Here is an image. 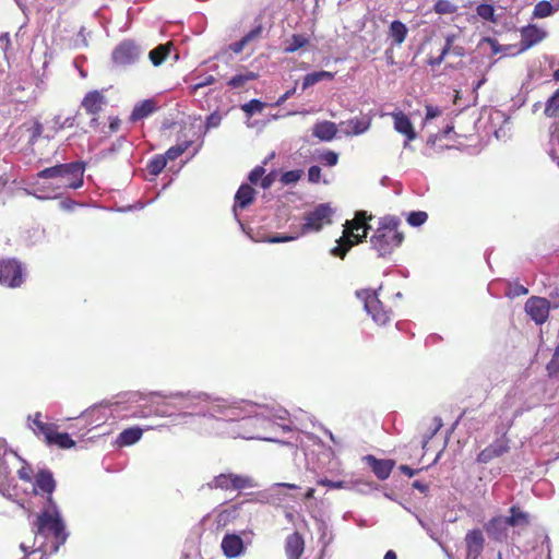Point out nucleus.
<instances>
[{"mask_svg":"<svg viewBox=\"0 0 559 559\" xmlns=\"http://www.w3.org/2000/svg\"><path fill=\"white\" fill-rule=\"evenodd\" d=\"M34 528L35 535L43 536L46 542L40 544L34 551H28V547L21 544L20 547L26 556H31L39 551V559H46L47 556L56 554L60 546L66 543L68 537L64 524L56 510H45L38 514Z\"/></svg>","mask_w":559,"mask_h":559,"instance_id":"nucleus-1","label":"nucleus"},{"mask_svg":"<svg viewBox=\"0 0 559 559\" xmlns=\"http://www.w3.org/2000/svg\"><path fill=\"white\" fill-rule=\"evenodd\" d=\"M372 216L367 212L358 211L353 219H347L342 236L336 240V246L331 249V254L343 260L354 246L364 242L371 228L368 224Z\"/></svg>","mask_w":559,"mask_h":559,"instance_id":"nucleus-2","label":"nucleus"},{"mask_svg":"<svg viewBox=\"0 0 559 559\" xmlns=\"http://www.w3.org/2000/svg\"><path fill=\"white\" fill-rule=\"evenodd\" d=\"M401 221L395 216L380 218L379 225L372 236L370 243L379 257L390 255L404 241V233L400 229Z\"/></svg>","mask_w":559,"mask_h":559,"instance_id":"nucleus-3","label":"nucleus"},{"mask_svg":"<svg viewBox=\"0 0 559 559\" xmlns=\"http://www.w3.org/2000/svg\"><path fill=\"white\" fill-rule=\"evenodd\" d=\"M84 163L72 162L47 167L37 174L39 179H57L58 188L79 189L83 186Z\"/></svg>","mask_w":559,"mask_h":559,"instance_id":"nucleus-4","label":"nucleus"},{"mask_svg":"<svg viewBox=\"0 0 559 559\" xmlns=\"http://www.w3.org/2000/svg\"><path fill=\"white\" fill-rule=\"evenodd\" d=\"M334 211L329 203H320L312 211L305 213V223L300 227L299 235L319 233L326 225L332 224Z\"/></svg>","mask_w":559,"mask_h":559,"instance_id":"nucleus-5","label":"nucleus"},{"mask_svg":"<svg viewBox=\"0 0 559 559\" xmlns=\"http://www.w3.org/2000/svg\"><path fill=\"white\" fill-rule=\"evenodd\" d=\"M357 297L364 301L365 310L371 316L378 325H385L392 319V310L385 308L379 299L377 292L362 289L357 292Z\"/></svg>","mask_w":559,"mask_h":559,"instance_id":"nucleus-6","label":"nucleus"},{"mask_svg":"<svg viewBox=\"0 0 559 559\" xmlns=\"http://www.w3.org/2000/svg\"><path fill=\"white\" fill-rule=\"evenodd\" d=\"M142 53V49L135 41L126 39L112 50L111 60L116 67L126 69L139 62Z\"/></svg>","mask_w":559,"mask_h":559,"instance_id":"nucleus-7","label":"nucleus"},{"mask_svg":"<svg viewBox=\"0 0 559 559\" xmlns=\"http://www.w3.org/2000/svg\"><path fill=\"white\" fill-rule=\"evenodd\" d=\"M25 280L23 265L15 259H0V284L9 288L20 287Z\"/></svg>","mask_w":559,"mask_h":559,"instance_id":"nucleus-8","label":"nucleus"},{"mask_svg":"<svg viewBox=\"0 0 559 559\" xmlns=\"http://www.w3.org/2000/svg\"><path fill=\"white\" fill-rule=\"evenodd\" d=\"M209 486L221 490H241L252 487L253 481L248 476L227 473L215 476Z\"/></svg>","mask_w":559,"mask_h":559,"instance_id":"nucleus-9","label":"nucleus"},{"mask_svg":"<svg viewBox=\"0 0 559 559\" xmlns=\"http://www.w3.org/2000/svg\"><path fill=\"white\" fill-rule=\"evenodd\" d=\"M106 104L107 99L102 91L94 90L85 94L81 102V108L84 109L86 115L92 117L90 121L91 127L96 128L98 126V115Z\"/></svg>","mask_w":559,"mask_h":559,"instance_id":"nucleus-10","label":"nucleus"},{"mask_svg":"<svg viewBox=\"0 0 559 559\" xmlns=\"http://www.w3.org/2000/svg\"><path fill=\"white\" fill-rule=\"evenodd\" d=\"M550 302L547 298L533 296L525 302V311L536 324L548 320Z\"/></svg>","mask_w":559,"mask_h":559,"instance_id":"nucleus-11","label":"nucleus"},{"mask_svg":"<svg viewBox=\"0 0 559 559\" xmlns=\"http://www.w3.org/2000/svg\"><path fill=\"white\" fill-rule=\"evenodd\" d=\"M364 460L379 480L388 479L395 466L394 460L377 459L372 454L366 455Z\"/></svg>","mask_w":559,"mask_h":559,"instance_id":"nucleus-12","label":"nucleus"},{"mask_svg":"<svg viewBox=\"0 0 559 559\" xmlns=\"http://www.w3.org/2000/svg\"><path fill=\"white\" fill-rule=\"evenodd\" d=\"M466 559H478L484 550L485 538L480 530H472L465 535Z\"/></svg>","mask_w":559,"mask_h":559,"instance_id":"nucleus-13","label":"nucleus"},{"mask_svg":"<svg viewBox=\"0 0 559 559\" xmlns=\"http://www.w3.org/2000/svg\"><path fill=\"white\" fill-rule=\"evenodd\" d=\"M390 115L393 118L394 130L406 138V142L404 143L406 146L408 142L414 141L417 138V133L411 119L401 110L391 112Z\"/></svg>","mask_w":559,"mask_h":559,"instance_id":"nucleus-14","label":"nucleus"},{"mask_svg":"<svg viewBox=\"0 0 559 559\" xmlns=\"http://www.w3.org/2000/svg\"><path fill=\"white\" fill-rule=\"evenodd\" d=\"M509 450L510 447L508 440L497 439L483 451H480V453L477 455V462L487 464L493 459L502 456L509 452Z\"/></svg>","mask_w":559,"mask_h":559,"instance_id":"nucleus-15","label":"nucleus"},{"mask_svg":"<svg viewBox=\"0 0 559 559\" xmlns=\"http://www.w3.org/2000/svg\"><path fill=\"white\" fill-rule=\"evenodd\" d=\"M371 126V118L367 115L353 117L346 121H342L340 127L345 135H359L366 132Z\"/></svg>","mask_w":559,"mask_h":559,"instance_id":"nucleus-16","label":"nucleus"},{"mask_svg":"<svg viewBox=\"0 0 559 559\" xmlns=\"http://www.w3.org/2000/svg\"><path fill=\"white\" fill-rule=\"evenodd\" d=\"M28 427L37 437H43L45 442L50 438L55 428L58 426L53 423H47L43 420V414L36 412L33 416H28Z\"/></svg>","mask_w":559,"mask_h":559,"instance_id":"nucleus-17","label":"nucleus"},{"mask_svg":"<svg viewBox=\"0 0 559 559\" xmlns=\"http://www.w3.org/2000/svg\"><path fill=\"white\" fill-rule=\"evenodd\" d=\"M455 39H456V35L455 34L447 35L445 36V44L442 47L439 56L430 57L428 59V63L430 66H432V67L440 66L443 62L445 56L449 55V53H453L454 56H457V57L464 56V48L461 47V46H454V40Z\"/></svg>","mask_w":559,"mask_h":559,"instance_id":"nucleus-18","label":"nucleus"},{"mask_svg":"<svg viewBox=\"0 0 559 559\" xmlns=\"http://www.w3.org/2000/svg\"><path fill=\"white\" fill-rule=\"evenodd\" d=\"M221 547L227 558H236L245 550L242 538L237 534H226L222 539Z\"/></svg>","mask_w":559,"mask_h":559,"instance_id":"nucleus-19","label":"nucleus"},{"mask_svg":"<svg viewBox=\"0 0 559 559\" xmlns=\"http://www.w3.org/2000/svg\"><path fill=\"white\" fill-rule=\"evenodd\" d=\"M56 488V481L52 473L48 469H41L35 475L34 492L46 493L50 496Z\"/></svg>","mask_w":559,"mask_h":559,"instance_id":"nucleus-20","label":"nucleus"},{"mask_svg":"<svg viewBox=\"0 0 559 559\" xmlns=\"http://www.w3.org/2000/svg\"><path fill=\"white\" fill-rule=\"evenodd\" d=\"M546 36V33L538 28L536 25H527L521 29V47L522 50H526L532 46L542 41Z\"/></svg>","mask_w":559,"mask_h":559,"instance_id":"nucleus-21","label":"nucleus"},{"mask_svg":"<svg viewBox=\"0 0 559 559\" xmlns=\"http://www.w3.org/2000/svg\"><path fill=\"white\" fill-rule=\"evenodd\" d=\"M508 524L504 516H495L485 524L487 534L495 540L502 542L507 538Z\"/></svg>","mask_w":559,"mask_h":559,"instance_id":"nucleus-22","label":"nucleus"},{"mask_svg":"<svg viewBox=\"0 0 559 559\" xmlns=\"http://www.w3.org/2000/svg\"><path fill=\"white\" fill-rule=\"evenodd\" d=\"M305 549V540L300 533L295 532L286 537L285 552L288 559H300Z\"/></svg>","mask_w":559,"mask_h":559,"instance_id":"nucleus-23","label":"nucleus"},{"mask_svg":"<svg viewBox=\"0 0 559 559\" xmlns=\"http://www.w3.org/2000/svg\"><path fill=\"white\" fill-rule=\"evenodd\" d=\"M157 102L153 98L144 99L133 107L130 115V121L135 122L147 118L157 110Z\"/></svg>","mask_w":559,"mask_h":559,"instance_id":"nucleus-24","label":"nucleus"},{"mask_svg":"<svg viewBox=\"0 0 559 559\" xmlns=\"http://www.w3.org/2000/svg\"><path fill=\"white\" fill-rule=\"evenodd\" d=\"M254 197L255 191L250 185H241L235 195L234 211L249 206L254 201Z\"/></svg>","mask_w":559,"mask_h":559,"instance_id":"nucleus-25","label":"nucleus"},{"mask_svg":"<svg viewBox=\"0 0 559 559\" xmlns=\"http://www.w3.org/2000/svg\"><path fill=\"white\" fill-rule=\"evenodd\" d=\"M510 515L504 516L508 526L511 527H526L531 524V516L527 512L523 511L519 506H512L509 509Z\"/></svg>","mask_w":559,"mask_h":559,"instance_id":"nucleus-26","label":"nucleus"},{"mask_svg":"<svg viewBox=\"0 0 559 559\" xmlns=\"http://www.w3.org/2000/svg\"><path fill=\"white\" fill-rule=\"evenodd\" d=\"M337 127L332 121H322L314 124L312 134L322 141H331L335 138Z\"/></svg>","mask_w":559,"mask_h":559,"instance_id":"nucleus-27","label":"nucleus"},{"mask_svg":"<svg viewBox=\"0 0 559 559\" xmlns=\"http://www.w3.org/2000/svg\"><path fill=\"white\" fill-rule=\"evenodd\" d=\"M174 48L173 41L160 44L150 51L148 59L153 66L158 67L168 58Z\"/></svg>","mask_w":559,"mask_h":559,"instance_id":"nucleus-28","label":"nucleus"},{"mask_svg":"<svg viewBox=\"0 0 559 559\" xmlns=\"http://www.w3.org/2000/svg\"><path fill=\"white\" fill-rule=\"evenodd\" d=\"M143 435V430L139 427L127 428L118 436L117 442L121 447L132 445L138 442Z\"/></svg>","mask_w":559,"mask_h":559,"instance_id":"nucleus-29","label":"nucleus"},{"mask_svg":"<svg viewBox=\"0 0 559 559\" xmlns=\"http://www.w3.org/2000/svg\"><path fill=\"white\" fill-rule=\"evenodd\" d=\"M58 428L53 429L50 438L46 441L47 445H56L60 449H70L75 445V442L71 439L67 432H58Z\"/></svg>","mask_w":559,"mask_h":559,"instance_id":"nucleus-30","label":"nucleus"},{"mask_svg":"<svg viewBox=\"0 0 559 559\" xmlns=\"http://www.w3.org/2000/svg\"><path fill=\"white\" fill-rule=\"evenodd\" d=\"M334 78L335 73L325 70L308 73L304 76L302 90H307L308 87L324 80L332 81Z\"/></svg>","mask_w":559,"mask_h":559,"instance_id":"nucleus-31","label":"nucleus"},{"mask_svg":"<svg viewBox=\"0 0 559 559\" xmlns=\"http://www.w3.org/2000/svg\"><path fill=\"white\" fill-rule=\"evenodd\" d=\"M408 29L406 25L401 21H393L389 27V37L393 44L401 45L406 39Z\"/></svg>","mask_w":559,"mask_h":559,"instance_id":"nucleus-32","label":"nucleus"},{"mask_svg":"<svg viewBox=\"0 0 559 559\" xmlns=\"http://www.w3.org/2000/svg\"><path fill=\"white\" fill-rule=\"evenodd\" d=\"M258 78V74L252 71H247L246 73L237 74L233 76L228 82L227 85L230 88H239L245 86L246 83L249 81H253Z\"/></svg>","mask_w":559,"mask_h":559,"instance_id":"nucleus-33","label":"nucleus"},{"mask_svg":"<svg viewBox=\"0 0 559 559\" xmlns=\"http://www.w3.org/2000/svg\"><path fill=\"white\" fill-rule=\"evenodd\" d=\"M309 40L307 37L300 34H294L290 39L287 41V45L284 47V51L286 53H293L298 49L308 45Z\"/></svg>","mask_w":559,"mask_h":559,"instance_id":"nucleus-34","label":"nucleus"},{"mask_svg":"<svg viewBox=\"0 0 559 559\" xmlns=\"http://www.w3.org/2000/svg\"><path fill=\"white\" fill-rule=\"evenodd\" d=\"M167 165L166 156L159 154L155 155L147 164V170L151 175L157 176L159 175Z\"/></svg>","mask_w":559,"mask_h":559,"instance_id":"nucleus-35","label":"nucleus"},{"mask_svg":"<svg viewBox=\"0 0 559 559\" xmlns=\"http://www.w3.org/2000/svg\"><path fill=\"white\" fill-rule=\"evenodd\" d=\"M28 132V144L34 145L39 138L43 135L44 127L39 120H34L29 127H27Z\"/></svg>","mask_w":559,"mask_h":559,"instance_id":"nucleus-36","label":"nucleus"},{"mask_svg":"<svg viewBox=\"0 0 559 559\" xmlns=\"http://www.w3.org/2000/svg\"><path fill=\"white\" fill-rule=\"evenodd\" d=\"M545 115L549 118L557 117L559 114V91H557L546 103Z\"/></svg>","mask_w":559,"mask_h":559,"instance_id":"nucleus-37","label":"nucleus"},{"mask_svg":"<svg viewBox=\"0 0 559 559\" xmlns=\"http://www.w3.org/2000/svg\"><path fill=\"white\" fill-rule=\"evenodd\" d=\"M552 5L549 1L543 0L535 4L533 16L537 19H544L552 13Z\"/></svg>","mask_w":559,"mask_h":559,"instance_id":"nucleus-38","label":"nucleus"},{"mask_svg":"<svg viewBox=\"0 0 559 559\" xmlns=\"http://www.w3.org/2000/svg\"><path fill=\"white\" fill-rule=\"evenodd\" d=\"M433 10L438 14H452L456 12L457 7L449 0H437Z\"/></svg>","mask_w":559,"mask_h":559,"instance_id":"nucleus-39","label":"nucleus"},{"mask_svg":"<svg viewBox=\"0 0 559 559\" xmlns=\"http://www.w3.org/2000/svg\"><path fill=\"white\" fill-rule=\"evenodd\" d=\"M476 13L478 16L486 21L496 22L495 17V8L491 4L481 3L476 8Z\"/></svg>","mask_w":559,"mask_h":559,"instance_id":"nucleus-40","label":"nucleus"},{"mask_svg":"<svg viewBox=\"0 0 559 559\" xmlns=\"http://www.w3.org/2000/svg\"><path fill=\"white\" fill-rule=\"evenodd\" d=\"M428 219V214L424 211L411 212L406 218L411 226L419 227Z\"/></svg>","mask_w":559,"mask_h":559,"instance_id":"nucleus-41","label":"nucleus"},{"mask_svg":"<svg viewBox=\"0 0 559 559\" xmlns=\"http://www.w3.org/2000/svg\"><path fill=\"white\" fill-rule=\"evenodd\" d=\"M302 175H304V171L301 169L287 170L282 174L281 182L285 186L296 183L297 181L300 180Z\"/></svg>","mask_w":559,"mask_h":559,"instance_id":"nucleus-42","label":"nucleus"},{"mask_svg":"<svg viewBox=\"0 0 559 559\" xmlns=\"http://www.w3.org/2000/svg\"><path fill=\"white\" fill-rule=\"evenodd\" d=\"M188 147H189V143L188 142H186L183 144L174 145V146L169 147L166 151L164 156H166L167 160L168 159L169 160H175L179 156H181L187 151Z\"/></svg>","mask_w":559,"mask_h":559,"instance_id":"nucleus-43","label":"nucleus"},{"mask_svg":"<svg viewBox=\"0 0 559 559\" xmlns=\"http://www.w3.org/2000/svg\"><path fill=\"white\" fill-rule=\"evenodd\" d=\"M264 108V104L259 99H251L250 102L242 105V110L252 116L255 112H261Z\"/></svg>","mask_w":559,"mask_h":559,"instance_id":"nucleus-44","label":"nucleus"},{"mask_svg":"<svg viewBox=\"0 0 559 559\" xmlns=\"http://www.w3.org/2000/svg\"><path fill=\"white\" fill-rule=\"evenodd\" d=\"M17 476L21 480L31 481L33 477L32 466L23 461L22 466L17 469Z\"/></svg>","mask_w":559,"mask_h":559,"instance_id":"nucleus-45","label":"nucleus"},{"mask_svg":"<svg viewBox=\"0 0 559 559\" xmlns=\"http://www.w3.org/2000/svg\"><path fill=\"white\" fill-rule=\"evenodd\" d=\"M546 369L549 376H555L559 372V349L555 352L552 358L547 364Z\"/></svg>","mask_w":559,"mask_h":559,"instance_id":"nucleus-46","label":"nucleus"},{"mask_svg":"<svg viewBox=\"0 0 559 559\" xmlns=\"http://www.w3.org/2000/svg\"><path fill=\"white\" fill-rule=\"evenodd\" d=\"M265 174V168L263 166H255L249 174V181L253 185H257L259 180H262Z\"/></svg>","mask_w":559,"mask_h":559,"instance_id":"nucleus-47","label":"nucleus"},{"mask_svg":"<svg viewBox=\"0 0 559 559\" xmlns=\"http://www.w3.org/2000/svg\"><path fill=\"white\" fill-rule=\"evenodd\" d=\"M318 485L328 487L330 489H342L345 488L346 483L344 480L333 481L328 478H322L318 480Z\"/></svg>","mask_w":559,"mask_h":559,"instance_id":"nucleus-48","label":"nucleus"},{"mask_svg":"<svg viewBox=\"0 0 559 559\" xmlns=\"http://www.w3.org/2000/svg\"><path fill=\"white\" fill-rule=\"evenodd\" d=\"M262 31H263V27L260 24V25L255 26L253 29H251L249 33H247L242 38L246 41V44L248 45L249 43L260 38Z\"/></svg>","mask_w":559,"mask_h":559,"instance_id":"nucleus-49","label":"nucleus"},{"mask_svg":"<svg viewBox=\"0 0 559 559\" xmlns=\"http://www.w3.org/2000/svg\"><path fill=\"white\" fill-rule=\"evenodd\" d=\"M236 511H237L236 507H233L231 509H226V510L221 511L217 514V523L225 524L229 520V518L235 516Z\"/></svg>","mask_w":559,"mask_h":559,"instance_id":"nucleus-50","label":"nucleus"},{"mask_svg":"<svg viewBox=\"0 0 559 559\" xmlns=\"http://www.w3.org/2000/svg\"><path fill=\"white\" fill-rule=\"evenodd\" d=\"M321 178V168L319 166H311L308 170V179L312 183H318Z\"/></svg>","mask_w":559,"mask_h":559,"instance_id":"nucleus-51","label":"nucleus"},{"mask_svg":"<svg viewBox=\"0 0 559 559\" xmlns=\"http://www.w3.org/2000/svg\"><path fill=\"white\" fill-rule=\"evenodd\" d=\"M276 179V171H271L270 174L263 176L260 185L263 189H269L273 186Z\"/></svg>","mask_w":559,"mask_h":559,"instance_id":"nucleus-52","label":"nucleus"},{"mask_svg":"<svg viewBox=\"0 0 559 559\" xmlns=\"http://www.w3.org/2000/svg\"><path fill=\"white\" fill-rule=\"evenodd\" d=\"M322 160L328 166H334L338 160V155L335 152L329 151L325 154H323Z\"/></svg>","mask_w":559,"mask_h":559,"instance_id":"nucleus-53","label":"nucleus"},{"mask_svg":"<svg viewBox=\"0 0 559 559\" xmlns=\"http://www.w3.org/2000/svg\"><path fill=\"white\" fill-rule=\"evenodd\" d=\"M440 115H441V110L438 107L431 106V105L426 106V117H425L426 121L437 118Z\"/></svg>","mask_w":559,"mask_h":559,"instance_id":"nucleus-54","label":"nucleus"},{"mask_svg":"<svg viewBox=\"0 0 559 559\" xmlns=\"http://www.w3.org/2000/svg\"><path fill=\"white\" fill-rule=\"evenodd\" d=\"M299 236H300L299 234L296 236H273V237H269L267 241L272 242V243L287 242V241L297 239Z\"/></svg>","mask_w":559,"mask_h":559,"instance_id":"nucleus-55","label":"nucleus"},{"mask_svg":"<svg viewBox=\"0 0 559 559\" xmlns=\"http://www.w3.org/2000/svg\"><path fill=\"white\" fill-rule=\"evenodd\" d=\"M11 46V39L9 33H2L0 35V47L5 52Z\"/></svg>","mask_w":559,"mask_h":559,"instance_id":"nucleus-56","label":"nucleus"},{"mask_svg":"<svg viewBox=\"0 0 559 559\" xmlns=\"http://www.w3.org/2000/svg\"><path fill=\"white\" fill-rule=\"evenodd\" d=\"M246 46V41L241 38L240 40L230 44L229 49L235 53H240Z\"/></svg>","mask_w":559,"mask_h":559,"instance_id":"nucleus-57","label":"nucleus"},{"mask_svg":"<svg viewBox=\"0 0 559 559\" xmlns=\"http://www.w3.org/2000/svg\"><path fill=\"white\" fill-rule=\"evenodd\" d=\"M528 294V289L521 284H514L512 288V295L514 297L524 296Z\"/></svg>","mask_w":559,"mask_h":559,"instance_id":"nucleus-58","label":"nucleus"},{"mask_svg":"<svg viewBox=\"0 0 559 559\" xmlns=\"http://www.w3.org/2000/svg\"><path fill=\"white\" fill-rule=\"evenodd\" d=\"M399 469H400L403 474L407 475L408 477H413V476H415L416 474H418V473L421 471V468L413 469V468H412V467H409L408 465H404V464H403V465H400V466H399Z\"/></svg>","mask_w":559,"mask_h":559,"instance_id":"nucleus-59","label":"nucleus"},{"mask_svg":"<svg viewBox=\"0 0 559 559\" xmlns=\"http://www.w3.org/2000/svg\"><path fill=\"white\" fill-rule=\"evenodd\" d=\"M413 488L419 490L420 492L423 493H427L428 490H429V485L428 484H425L420 480H415L413 484H412Z\"/></svg>","mask_w":559,"mask_h":559,"instance_id":"nucleus-60","label":"nucleus"},{"mask_svg":"<svg viewBox=\"0 0 559 559\" xmlns=\"http://www.w3.org/2000/svg\"><path fill=\"white\" fill-rule=\"evenodd\" d=\"M296 92V87H293L292 90L286 91L276 102L277 105L284 104L289 97H292Z\"/></svg>","mask_w":559,"mask_h":559,"instance_id":"nucleus-61","label":"nucleus"},{"mask_svg":"<svg viewBox=\"0 0 559 559\" xmlns=\"http://www.w3.org/2000/svg\"><path fill=\"white\" fill-rule=\"evenodd\" d=\"M119 127H120V119L115 117V118H110V122H109V129L111 132H117L119 130Z\"/></svg>","mask_w":559,"mask_h":559,"instance_id":"nucleus-62","label":"nucleus"},{"mask_svg":"<svg viewBox=\"0 0 559 559\" xmlns=\"http://www.w3.org/2000/svg\"><path fill=\"white\" fill-rule=\"evenodd\" d=\"M549 297L555 301V307L559 306V288H555Z\"/></svg>","mask_w":559,"mask_h":559,"instance_id":"nucleus-63","label":"nucleus"},{"mask_svg":"<svg viewBox=\"0 0 559 559\" xmlns=\"http://www.w3.org/2000/svg\"><path fill=\"white\" fill-rule=\"evenodd\" d=\"M383 559H396V554L393 550H388Z\"/></svg>","mask_w":559,"mask_h":559,"instance_id":"nucleus-64","label":"nucleus"}]
</instances>
